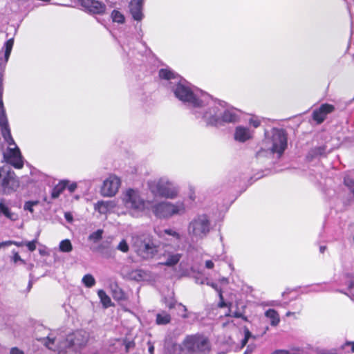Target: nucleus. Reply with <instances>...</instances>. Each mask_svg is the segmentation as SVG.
<instances>
[{"mask_svg": "<svg viewBox=\"0 0 354 354\" xmlns=\"http://www.w3.org/2000/svg\"><path fill=\"white\" fill-rule=\"evenodd\" d=\"M335 108L333 105L329 104H322L321 106L315 109L313 113V118L315 120L318 124H321L323 122L326 117V115L333 112Z\"/></svg>", "mask_w": 354, "mask_h": 354, "instance_id": "dca6fc26", "label": "nucleus"}, {"mask_svg": "<svg viewBox=\"0 0 354 354\" xmlns=\"http://www.w3.org/2000/svg\"><path fill=\"white\" fill-rule=\"evenodd\" d=\"M213 229L212 221L205 214L196 215L189 223L187 233L192 240L206 238Z\"/></svg>", "mask_w": 354, "mask_h": 354, "instance_id": "6e6552de", "label": "nucleus"}, {"mask_svg": "<svg viewBox=\"0 0 354 354\" xmlns=\"http://www.w3.org/2000/svg\"><path fill=\"white\" fill-rule=\"evenodd\" d=\"M113 297L118 300H122L124 299V292L121 289L118 288V290H114L113 292Z\"/></svg>", "mask_w": 354, "mask_h": 354, "instance_id": "c9c22d12", "label": "nucleus"}, {"mask_svg": "<svg viewBox=\"0 0 354 354\" xmlns=\"http://www.w3.org/2000/svg\"><path fill=\"white\" fill-rule=\"evenodd\" d=\"M205 267L208 269H212L214 267V263L211 260H207L205 262Z\"/></svg>", "mask_w": 354, "mask_h": 354, "instance_id": "8fccbe9b", "label": "nucleus"}, {"mask_svg": "<svg viewBox=\"0 0 354 354\" xmlns=\"http://www.w3.org/2000/svg\"><path fill=\"white\" fill-rule=\"evenodd\" d=\"M219 295V297L221 299V301L218 304V307L224 308V307L227 306V304L223 301V295H222V292L221 291H219V295Z\"/></svg>", "mask_w": 354, "mask_h": 354, "instance_id": "79ce46f5", "label": "nucleus"}, {"mask_svg": "<svg viewBox=\"0 0 354 354\" xmlns=\"http://www.w3.org/2000/svg\"><path fill=\"white\" fill-rule=\"evenodd\" d=\"M38 204H39V201H27L24 204V209L27 210V211H29L31 213H33V212H34L33 207L35 206V205H37Z\"/></svg>", "mask_w": 354, "mask_h": 354, "instance_id": "2f4dec72", "label": "nucleus"}, {"mask_svg": "<svg viewBox=\"0 0 354 354\" xmlns=\"http://www.w3.org/2000/svg\"><path fill=\"white\" fill-rule=\"evenodd\" d=\"M129 10L134 20L140 21L142 19V3L140 0H131Z\"/></svg>", "mask_w": 354, "mask_h": 354, "instance_id": "f3484780", "label": "nucleus"}, {"mask_svg": "<svg viewBox=\"0 0 354 354\" xmlns=\"http://www.w3.org/2000/svg\"><path fill=\"white\" fill-rule=\"evenodd\" d=\"M159 219H168L176 215H183L186 212L183 201L171 203L166 201H155L151 200L149 212Z\"/></svg>", "mask_w": 354, "mask_h": 354, "instance_id": "39448f33", "label": "nucleus"}, {"mask_svg": "<svg viewBox=\"0 0 354 354\" xmlns=\"http://www.w3.org/2000/svg\"><path fill=\"white\" fill-rule=\"evenodd\" d=\"M164 232L166 234H168V235H170V236H172L176 238L177 239H180V235L178 232H176V231H174L173 230H171V229L165 230L164 231Z\"/></svg>", "mask_w": 354, "mask_h": 354, "instance_id": "ea45409f", "label": "nucleus"}, {"mask_svg": "<svg viewBox=\"0 0 354 354\" xmlns=\"http://www.w3.org/2000/svg\"><path fill=\"white\" fill-rule=\"evenodd\" d=\"M64 217L66 218V220L68 222H72L73 221V216L71 215V213L69 212H66L65 214H64Z\"/></svg>", "mask_w": 354, "mask_h": 354, "instance_id": "09e8293b", "label": "nucleus"}, {"mask_svg": "<svg viewBox=\"0 0 354 354\" xmlns=\"http://www.w3.org/2000/svg\"><path fill=\"white\" fill-rule=\"evenodd\" d=\"M265 152H266L265 150H261V151H258L257 153V158H260L261 156H262Z\"/></svg>", "mask_w": 354, "mask_h": 354, "instance_id": "4d7b16f0", "label": "nucleus"}, {"mask_svg": "<svg viewBox=\"0 0 354 354\" xmlns=\"http://www.w3.org/2000/svg\"><path fill=\"white\" fill-rule=\"evenodd\" d=\"M0 214L11 221H16L18 218V215L10 210L4 199L0 201Z\"/></svg>", "mask_w": 354, "mask_h": 354, "instance_id": "6ab92c4d", "label": "nucleus"}, {"mask_svg": "<svg viewBox=\"0 0 354 354\" xmlns=\"http://www.w3.org/2000/svg\"><path fill=\"white\" fill-rule=\"evenodd\" d=\"M98 297L104 308H108L111 306V300L109 296L103 290H99L97 292Z\"/></svg>", "mask_w": 354, "mask_h": 354, "instance_id": "b1692460", "label": "nucleus"}, {"mask_svg": "<svg viewBox=\"0 0 354 354\" xmlns=\"http://www.w3.org/2000/svg\"><path fill=\"white\" fill-rule=\"evenodd\" d=\"M248 123L251 127L254 128H258L261 125V121L258 116L252 115L248 120Z\"/></svg>", "mask_w": 354, "mask_h": 354, "instance_id": "7c9ffc66", "label": "nucleus"}, {"mask_svg": "<svg viewBox=\"0 0 354 354\" xmlns=\"http://www.w3.org/2000/svg\"><path fill=\"white\" fill-rule=\"evenodd\" d=\"M10 354H24V352L17 347H13L10 349Z\"/></svg>", "mask_w": 354, "mask_h": 354, "instance_id": "c03bdc74", "label": "nucleus"}, {"mask_svg": "<svg viewBox=\"0 0 354 354\" xmlns=\"http://www.w3.org/2000/svg\"><path fill=\"white\" fill-rule=\"evenodd\" d=\"M344 183L351 189V191L354 194V180L351 179L350 178L346 177L344 178Z\"/></svg>", "mask_w": 354, "mask_h": 354, "instance_id": "e433bc0d", "label": "nucleus"}, {"mask_svg": "<svg viewBox=\"0 0 354 354\" xmlns=\"http://www.w3.org/2000/svg\"><path fill=\"white\" fill-rule=\"evenodd\" d=\"M183 346L189 353H202L209 348L208 339L201 334L188 335L183 342Z\"/></svg>", "mask_w": 354, "mask_h": 354, "instance_id": "9d476101", "label": "nucleus"}, {"mask_svg": "<svg viewBox=\"0 0 354 354\" xmlns=\"http://www.w3.org/2000/svg\"><path fill=\"white\" fill-rule=\"evenodd\" d=\"M198 104L192 110L195 118L207 127H219L221 106H225V102L214 99L205 93Z\"/></svg>", "mask_w": 354, "mask_h": 354, "instance_id": "7ed1b4c3", "label": "nucleus"}, {"mask_svg": "<svg viewBox=\"0 0 354 354\" xmlns=\"http://www.w3.org/2000/svg\"><path fill=\"white\" fill-rule=\"evenodd\" d=\"M84 10L94 15H103L105 13L106 6L103 3L96 0H78Z\"/></svg>", "mask_w": 354, "mask_h": 354, "instance_id": "ddd939ff", "label": "nucleus"}, {"mask_svg": "<svg viewBox=\"0 0 354 354\" xmlns=\"http://www.w3.org/2000/svg\"><path fill=\"white\" fill-rule=\"evenodd\" d=\"M151 194L167 199H174L179 194V187L168 177L163 176L147 183Z\"/></svg>", "mask_w": 354, "mask_h": 354, "instance_id": "0eeeda50", "label": "nucleus"}, {"mask_svg": "<svg viewBox=\"0 0 354 354\" xmlns=\"http://www.w3.org/2000/svg\"><path fill=\"white\" fill-rule=\"evenodd\" d=\"M167 306L171 309V308H173L175 307V304H174V303L171 302L169 304H167Z\"/></svg>", "mask_w": 354, "mask_h": 354, "instance_id": "052dcab7", "label": "nucleus"}, {"mask_svg": "<svg viewBox=\"0 0 354 354\" xmlns=\"http://www.w3.org/2000/svg\"><path fill=\"white\" fill-rule=\"evenodd\" d=\"M111 18L114 22L123 24L124 22V15L118 10H113L111 13Z\"/></svg>", "mask_w": 354, "mask_h": 354, "instance_id": "c85d7f7f", "label": "nucleus"}, {"mask_svg": "<svg viewBox=\"0 0 354 354\" xmlns=\"http://www.w3.org/2000/svg\"><path fill=\"white\" fill-rule=\"evenodd\" d=\"M348 295L353 300H354V281H351L348 284Z\"/></svg>", "mask_w": 354, "mask_h": 354, "instance_id": "4c0bfd02", "label": "nucleus"}, {"mask_svg": "<svg viewBox=\"0 0 354 354\" xmlns=\"http://www.w3.org/2000/svg\"><path fill=\"white\" fill-rule=\"evenodd\" d=\"M266 317L270 319L272 326H276L279 324L280 319L278 313L274 309H268L265 313Z\"/></svg>", "mask_w": 354, "mask_h": 354, "instance_id": "5701e85b", "label": "nucleus"}, {"mask_svg": "<svg viewBox=\"0 0 354 354\" xmlns=\"http://www.w3.org/2000/svg\"><path fill=\"white\" fill-rule=\"evenodd\" d=\"M232 316L236 318H243L242 313L239 312L233 313Z\"/></svg>", "mask_w": 354, "mask_h": 354, "instance_id": "603ef678", "label": "nucleus"}, {"mask_svg": "<svg viewBox=\"0 0 354 354\" xmlns=\"http://www.w3.org/2000/svg\"><path fill=\"white\" fill-rule=\"evenodd\" d=\"M145 276V273L142 270H133L129 274V277L131 279H133V280H136V281H141V280H142L144 279Z\"/></svg>", "mask_w": 354, "mask_h": 354, "instance_id": "cd10ccee", "label": "nucleus"}, {"mask_svg": "<svg viewBox=\"0 0 354 354\" xmlns=\"http://www.w3.org/2000/svg\"><path fill=\"white\" fill-rule=\"evenodd\" d=\"M77 188L76 183H73L68 185V189L70 191V192H73Z\"/></svg>", "mask_w": 354, "mask_h": 354, "instance_id": "de8ad7c7", "label": "nucleus"}, {"mask_svg": "<svg viewBox=\"0 0 354 354\" xmlns=\"http://www.w3.org/2000/svg\"><path fill=\"white\" fill-rule=\"evenodd\" d=\"M31 287H32V283L30 281L29 283H28V290H30L31 288Z\"/></svg>", "mask_w": 354, "mask_h": 354, "instance_id": "e2e57ef3", "label": "nucleus"}, {"mask_svg": "<svg viewBox=\"0 0 354 354\" xmlns=\"http://www.w3.org/2000/svg\"><path fill=\"white\" fill-rule=\"evenodd\" d=\"M272 354H291V353L287 350L279 349V350L274 351V352L272 353Z\"/></svg>", "mask_w": 354, "mask_h": 354, "instance_id": "a18cd8bd", "label": "nucleus"}, {"mask_svg": "<svg viewBox=\"0 0 354 354\" xmlns=\"http://www.w3.org/2000/svg\"><path fill=\"white\" fill-rule=\"evenodd\" d=\"M254 136V131L250 128L243 125H239L235 127L234 132V139L239 142H245L252 139Z\"/></svg>", "mask_w": 354, "mask_h": 354, "instance_id": "4468645a", "label": "nucleus"}, {"mask_svg": "<svg viewBox=\"0 0 354 354\" xmlns=\"http://www.w3.org/2000/svg\"><path fill=\"white\" fill-rule=\"evenodd\" d=\"M59 250L62 252H70L73 250V245L68 239H65L59 243Z\"/></svg>", "mask_w": 354, "mask_h": 354, "instance_id": "a878e982", "label": "nucleus"}, {"mask_svg": "<svg viewBox=\"0 0 354 354\" xmlns=\"http://www.w3.org/2000/svg\"><path fill=\"white\" fill-rule=\"evenodd\" d=\"M325 250H326V247H325V246H321V247L319 248V250H320V252H321L322 253H323V252L325 251Z\"/></svg>", "mask_w": 354, "mask_h": 354, "instance_id": "680f3d73", "label": "nucleus"}, {"mask_svg": "<svg viewBox=\"0 0 354 354\" xmlns=\"http://www.w3.org/2000/svg\"><path fill=\"white\" fill-rule=\"evenodd\" d=\"M10 241L11 242L10 245H15L18 247L22 246L25 244L24 242H17V241Z\"/></svg>", "mask_w": 354, "mask_h": 354, "instance_id": "864d4df0", "label": "nucleus"}, {"mask_svg": "<svg viewBox=\"0 0 354 354\" xmlns=\"http://www.w3.org/2000/svg\"><path fill=\"white\" fill-rule=\"evenodd\" d=\"M254 346L249 345L247 347L245 351L244 352V354H252V352L254 351Z\"/></svg>", "mask_w": 354, "mask_h": 354, "instance_id": "49530a36", "label": "nucleus"}, {"mask_svg": "<svg viewBox=\"0 0 354 354\" xmlns=\"http://www.w3.org/2000/svg\"><path fill=\"white\" fill-rule=\"evenodd\" d=\"M171 322V315L165 311H161L156 315V323L158 325H166Z\"/></svg>", "mask_w": 354, "mask_h": 354, "instance_id": "4be33fe9", "label": "nucleus"}, {"mask_svg": "<svg viewBox=\"0 0 354 354\" xmlns=\"http://www.w3.org/2000/svg\"><path fill=\"white\" fill-rule=\"evenodd\" d=\"M121 185V180L117 176L109 175L102 183L100 194L104 197H113L118 192Z\"/></svg>", "mask_w": 354, "mask_h": 354, "instance_id": "f8f14e48", "label": "nucleus"}, {"mask_svg": "<svg viewBox=\"0 0 354 354\" xmlns=\"http://www.w3.org/2000/svg\"><path fill=\"white\" fill-rule=\"evenodd\" d=\"M36 338L48 349L57 351V354H78L88 341V335L84 330L75 331L68 335L64 341L52 337L48 333L46 337L37 335Z\"/></svg>", "mask_w": 354, "mask_h": 354, "instance_id": "f03ea898", "label": "nucleus"}, {"mask_svg": "<svg viewBox=\"0 0 354 354\" xmlns=\"http://www.w3.org/2000/svg\"><path fill=\"white\" fill-rule=\"evenodd\" d=\"M248 339L243 338V339L241 342L242 346H245L246 344L248 343Z\"/></svg>", "mask_w": 354, "mask_h": 354, "instance_id": "bf43d9fd", "label": "nucleus"}, {"mask_svg": "<svg viewBox=\"0 0 354 354\" xmlns=\"http://www.w3.org/2000/svg\"><path fill=\"white\" fill-rule=\"evenodd\" d=\"M122 201L129 214L133 217H140L149 212L151 200L145 199L138 189H127L122 194Z\"/></svg>", "mask_w": 354, "mask_h": 354, "instance_id": "20e7f679", "label": "nucleus"}, {"mask_svg": "<svg viewBox=\"0 0 354 354\" xmlns=\"http://www.w3.org/2000/svg\"><path fill=\"white\" fill-rule=\"evenodd\" d=\"M265 143L270 153H277L278 157H281L287 148V134L282 129L273 128L270 133L266 134Z\"/></svg>", "mask_w": 354, "mask_h": 354, "instance_id": "1a4fd4ad", "label": "nucleus"}, {"mask_svg": "<svg viewBox=\"0 0 354 354\" xmlns=\"http://www.w3.org/2000/svg\"><path fill=\"white\" fill-rule=\"evenodd\" d=\"M326 156V147L325 145L315 147L311 149L307 155V158L309 160H311L314 158L320 157V156Z\"/></svg>", "mask_w": 354, "mask_h": 354, "instance_id": "412c9836", "label": "nucleus"}, {"mask_svg": "<svg viewBox=\"0 0 354 354\" xmlns=\"http://www.w3.org/2000/svg\"><path fill=\"white\" fill-rule=\"evenodd\" d=\"M348 345H351V351L353 353H354V342H349V341H347L344 346H348Z\"/></svg>", "mask_w": 354, "mask_h": 354, "instance_id": "5fc2aeb1", "label": "nucleus"}, {"mask_svg": "<svg viewBox=\"0 0 354 354\" xmlns=\"http://www.w3.org/2000/svg\"><path fill=\"white\" fill-rule=\"evenodd\" d=\"M140 2H142V3L144 0H140Z\"/></svg>", "mask_w": 354, "mask_h": 354, "instance_id": "774afa93", "label": "nucleus"}, {"mask_svg": "<svg viewBox=\"0 0 354 354\" xmlns=\"http://www.w3.org/2000/svg\"><path fill=\"white\" fill-rule=\"evenodd\" d=\"M82 281L87 288H92L95 284V278L90 274H85L83 277Z\"/></svg>", "mask_w": 354, "mask_h": 354, "instance_id": "bb28decb", "label": "nucleus"}, {"mask_svg": "<svg viewBox=\"0 0 354 354\" xmlns=\"http://www.w3.org/2000/svg\"><path fill=\"white\" fill-rule=\"evenodd\" d=\"M14 41L13 39H8L5 43V60L3 62L1 58H0V106L2 110H4L3 104L2 101V93H3V87L1 82V71L4 68V63L7 62L8 58L10 57L12 46H13Z\"/></svg>", "mask_w": 354, "mask_h": 354, "instance_id": "2eb2a0df", "label": "nucleus"}, {"mask_svg": "<svg viewBox=\"0 0 354 354\" xmlns=\"http://www.w3.org/2000/svg\"><path fill=\"white\" fill-rule=\"evenodd\" d=\"M66 187L65 183H60L57 185L52 190L51 196L53 198H57L62 193Z\"/></svg>", "mask_w": 354, "mask_h": 354, "instance_id": "393cba45", "label": "nucleus"}, {"mask_svg": "<svg viewBox=\"0 0 354 354\" xmlns=\"http://www.w3.org/2000/svg\"><path fill=\"white\" fill-rule=\"evenodd\" d=\"M10 243L9 241L0 243V248L3 246L10 245Z\"/></svg>", "mask_w": 354, "mask_h": 354, "instance_id": "6e6d98bb", "label": "nucleus"}, {"mask_svg": "<svg viewBox=\"0 0 354 354\" xmlns=\"http://www.w3.org/2000/svg\"><path fill=\"white\" fill-rule=\"evenodd\" d=\"M179 307V314L183 318H187L189 317L187 314V309L185 306L183 305L182 304H178Z\"/></svg>", "mask_w": 354, "mask_h": 354, "instance_id": "f704fd0d", "label": "nucleus"}, {"mask_svg": "<svg viewBox=\"0 0 354 354\" xmlns=\"http://www.w3.org/2000/svg\"><path fill=\"white\" fill-rule=\"evenodd\" d=\"M240 113L239 110L225 102V106H221L219 127L227 124L238 122L240 120Z\"/></svg>", "mask_w": 354, "mask_h": 354, "instance_id": "9b49d317", "label": "nucleus"}, {"mask_svg": "<svg viewBox=\"0 0 354 354\" xmlns=\"http://www.w3.org/2000/svg\"><path fill=\"white\" fill-rule=\"evenodd\" d=\"M159 77L169 82L168 87L172 91L175 97L192 110L205 93L199 90H193L190 84L180 76L169 68L159 71Z\"/></svg>", "mask_w": 354, "mask_h": 354, "instance_id": "f257e3e1", "label": "nucleus"}, {"mask_svg": "<svg viewBox=\"0 0 354 354\" xmlns=\"http://www.w3.org/2000/svg\"><path fill=\"white\" fill-rule=\"evenodd\" d=\"M13 261L15 263H17V261H21V263H24V261L21 259L20 256L19 255L18 252H15L13 256Z\"/></svg>", "mask_w": 354, "mask_h": 354, "instance_id": "37998d69", "label": "nucleus"}, {"mask_svg": "<svg viewBox=\"0 0 354 354\" xmlns=\"http://www.w3.org/2000/svg\"><path fill=\"white\" fill-rule=\"evenodd\" d=\"M115 207V203L113 201H100L95 204L94 209L101 214H106Z\"/></svg>", "mask_w": 354, "mask_h": 354, "instance_id": "a211bd4d", "label": "nucleus"}, {"mask_svg": "<svg viewBox=\"0 0 354 354\" xmlns=\"http://www.w3.org/2000/svg\"><path fill=\"white\" fill-rule=\"evenodd\" d=\"M343 274L348 279H354V271H353V266L351 264L344 267Z\"/></svg>", "mask_w": 354, "mask_h": 354, "instance_id": "c756f323", "label": "nucleus"}, {"mask_svg": "<svg viewBox=\"0 0 354 354\" xmlns=\"http://www.w3.org/2000/svg\"><path fill=\"white\" fill-rule=\"evenodd\" d=\"M148 344H149V353L150 354H153L154 353V346L151 343V342H148Z\"/></svg>", "mask_w": 354, "mask_h": 354, "instance_id": "3c124183", "label": "nucleus"}, {"mask_svg": "<svg viewBox=\"0 0 354 354\" xmlns=\"http://www.w3.org/2000/svg\"><path fill=\"white\" fill-rule=\"evenodd\" d=\"M103 231L102 230H97L96 232L92 233L89 236V239L94 241L100 240L102 237Z\"/></svg>", "mask_w": 354, "mask_h": 354, "instance_id": "72a5a7b5", "label": "nucleus"}, {"mask_svg": "<svg viewBox=\"0 0 354 354\" xmlns=\"http://www.w3.org/2000/svg\"><path fill=\"white\" fill-rule=\"evenodd\" d=\"M210 286L214 288L216 291L219 292V291H221L220 289L218 288V286L215 283H211Z\"/></svg>", "mask_w": 354, "mask_h": 354, "instance_id": "13d9d810", "label": "nucleus"}, {"mask_svg": "<svg viewBox=\"0 0 354 354\" xmlns=\"http://www.w3.org/2000/svg\"><path fill=\"white\" fill-rule=\"evenodd\" d=\"M292 314H293V313H291V312H288V313H286V316H287V317H289V316H290V315H292Z\"/></svg>", "mask_w": 354, "mask_h": 354, "instance_id": "0e129e2a", "label": "nucleus"}, {"mask_svg": "<svg viewBox=\"0 0 354 354\" xmlns=\"http://www.w3.org/2000/svg\"><path fill=\"white\" fill-rule=\"evenodd\" d=\"M32 265H30V266H28V268H29V269H31V268H32Z\"/></svg>", "mask_w": 354, "mask_h": 354, "instance_id": "338daca9", "label": "nucleus"}, {"mask_svg": "<svg viewBox=\"0 0 354 354\" xmlns=\"http://www.w3.org/2000/svg\"><path fill=\"white\" fill-rule=\"evenodd\" d=\"M182 255L178 253L165 252L163 257L166 259L165 261L160 263V264L167 266H173L177 264Z\"/></svg>", "mask_w": 354, "mask_h": 354, "instance_id": "aec40b11", "label": "nucleus"}, {"mask_svg": "<svg viewBox=\"0 0 354 354\" xmlns=\"http://www.w3.org/2000/svg\"><path fill=\"white\" fill-rule=\"evenodd\" d=\"M268 330V327H267V328H266V330H265V331H264L263 334H264V333H266V331H267Z\"/></svg>", "mask_w": 354, "mask_h": 354, "instance_id": "69168bd1", "label": "nucleus"}, {"mask_svg": "<svg viewBox=\"0 0 354 354\" xmlns=\"http://www.w3.org/2000/svg\"><path fill=\"white\" fill-rule=\"evenodd\" d=\"M250 337H253L254 339H256L255 336H253L250 331L248 330V328H244V338L249 339Z\"/></svg>", "mask_w": 354, "mask_h": 354, "instance_id": "a19ab883", "label": "nucleus"}, {"mask_svg": "<svg viewBox=\"0 0 354 354\" xmlns=\"http://www.w3.org/2000/svg\"><path fill=\"white\" fill-rule=\"evenodd\" d=\"M37 240H33L32 241H28L26 242L25 245L28 247V250L31 252L35 250L36 249V244H37Z\"/></svg>", "mask_w": 354, "mask_h": 354, "instance_id": "58836bf2", "label": "nucleus"}, {"mask_svg": "<svg viewBox=\"0 0 354 354\" xmlns=\"http://www.w3.org/2000/svg\"><path fill=\"white\" fill-rule=\"evenodd\" d=\"M132 247L140 258L149 259L158 253L159 245L152 235L143 233L132 236Z\"/></svg>", "mask_w": 354, "mask_h": 354, "instance_id": "423d86ee", "label": "nucleus"}, {"mask_svg": "<svg viewBox=\"0 0 354 354\" xmlns=\"http://www.w3.org/2000/svg\"><path fill=\"white\" fill-rule=\"evenodd\" d=\"M117 249L122 252H127L129 250V247L126 240L122 239L117 246Z\"/></svg>", "mask_w": 354, "mask_h": 354, "instance_id": "473e14b6", "label": "nucleus"}]
</instances>
